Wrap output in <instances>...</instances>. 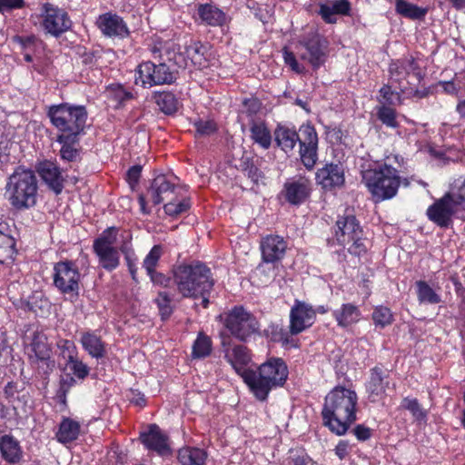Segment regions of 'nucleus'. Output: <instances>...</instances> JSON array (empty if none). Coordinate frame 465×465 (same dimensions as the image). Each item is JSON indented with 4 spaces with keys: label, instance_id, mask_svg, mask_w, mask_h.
<instances>
[{
    "label": "nucleus",
    "instance_id": "1",
    "mask_svg": "<svg viewBox=\"0 0 465 465\" xmlns=\"http://www.w3.org/2000/svg\"><path fill=\"white\" fill-rule=\"evenodd\" d=\"M402 162L403 158L401 155L391 154L381 162L361 165L362 183L375 202L389 200L397 194L401 185L398 167Z\"/></svg>",
    "mask_w": 465,
    "mask_h": 465
},
{
    "label": "nucleus",
    "instance_id": "2",
    "mask_svg": "<svg viewBox=\"0 0 465 465\" xmlns=\"http://www.w3.org/2000/svg\"><path fill=\"white\" fill-rule=\"evenodd\" d=\"M357 393L351 389L335 387L325 397L322 411L324 426L336 435H343L357 420Z\"/></svg>",
    "mask_w": 465,
    "mask_h": 465
},
{
    "label": "nucleus",
    "instance_id": "3",
    "mask_svg": "<svg viewBox=\"0 0 465 465\" xmlns=\"http://www.w3.org/2000/svg\"><path fill=\"white\" fill-rule=\"evenodd\" d=\"M173 282L178 292L183 297L202 298L203 307H208V296L214 282L211 271L206 265L201 262L179 265L173 272Z\"/></svg>",
    "mask_w": 465,
    "mask_h": 465
},
{
    "label": "nucleus",
    "instance_id": "4",
    "mask_svg": "<svg viewBox=\"0 0 465 465\" xmlns=\"http://www.w3.org/2000/svg\"><path fill=\"white\" fill-rule=\"evenodd\" d=\"M289 371L281 358H271L261 364L253 372H246L244 382L259 401H265L269 392L282 387L287 381Z\"/></svg>",
    "mask_w": 465,
    "mask_h": 465
},
{
    "label": "nucleus",
    "instance_id": "5",
    "mask_svg": "<svg viewBox=\"0 0 465 465\" xmlns=\"http://www.w3.org/2000/svg\"><path fill=\"white\" fill-rule=\"evenodd\" d=\"M47 116L51 124L57 129V142L78 140L84 133L87 112L84 106L69 103H62L49 106Z\"/></svg>",
    "mask_w": 465,
    "mask_h": 465
},
{
    "label": "nucleus",
    "instance_id": "6",
    "mask_svg": "<svg viewBox=\"0 0 465 465\" xmlns=\"http://www.w3.org/2000/svg\"><path fill=\"white\" fill-rule=\"evenodd\" d=\"M37 180L33 171L18 167L8 177L5 184V198L18 210L27 209L35 204Z\"/></svg>",
    "mask_w": 465,
    "mask_h": 465
},
{
    "label": "nucleus",
    "instance_id": "7",
    "mask_svg": "<svg viewBox=\"0 0 465 465\" xmlns=\"http://www.w3.org/2000/svg\"><path fill=\"white\" fill-rule=\"evenodd\" d=\"M346 247L351 254L361 256L367 247L362 239V229L353 215L340 216L336 221L332 243Z\"/></svg>",
    "mask_w": 465,
    "mask_h": 465
},
{
    "label": "nucleus",
    "instance_id": "8",
    "mask_svg": "<svg viewBox=\"0 0 465 465\" xmlns=\"http://www.w3.org/2000/svg\"><path fill=\"white\" fill-rule=\"evenodd\" d=\"M118 229L109 227L104 230L93 243V250L103 269L111 272L120 264V247L116 246Z\"/></svg>",
    "mask_w": 465,
    "mask_h": 465
},
{
    "label": "nucleus",
    "instance_id": "9",
    "mask_svg": "<svg viewBox=\"0 0 465 465\" xmlns=\"http://www.w3.org/2000/svg\"><path fill=\"white\" fill-rule=\"evenodd\" d=\"M176 71L165 63L155 64L150 61L140 64L135 71V84L144 88L170 84L176 80Z\"/></svg>",
    "mask_w": 465,
    "mask_h": 465
},
{
    "label": "nucleus",
    "instance_id": "10",
    "mask_svg": "<svg viewBox=\"0 0 465 465\" xmlns=\"http://www.w3.org/2000/svg\"><path fill=\"white\" fill-rule=\"evenodd\" d=\"M176 177L173 175L160 174L156 176L150 188L147 191L146 196L140 194L138 202L140 210L143 214H149L151 209L147 207V200L151 201L154 205L160 204L163 201L171 200L173 196L178 194L179 188L176 183Z\"/></svg>",
    "mask_w": 465,
    "mask_h": 465
},
{
    "label": "nucleus",
    "instance_id": "11",
    "mask_svg": "<svg viewBox=\"0 0 465 465\" xmlns=\"http://www.w3.org/2000/svg\"><path fill=\"white\" fill-rule=\"evenodd\" d=\"M224 326L233 337L242 341L260 329L257 319L242 306L233 307L226 314Z\"/></svg>",
    "mask_w": 465,
    "mask_h": 465
},
{
    "label": "nucleus",
    "instance_id": "12",
    "mask_svg": "<svg viewBox=\"0 0 465 465\" xmlns=\"http://www.w3.org/2000/svg\"><path fill=\"white\" fill-rule=\"evenodd\" d=\"M298 47L303 51L300 53L301 59L307 61L314 70L322 66L328 56L327 41L318 33L310 32L303 35L298 43Z\"/></svg>",
    "mask_w": 465,
    "mask_h": 465
},
{
    "label": "nucleus",
    "instance_id": "13",
    "mask_svg": "<svg viewBox=\"0 0 465 465\" xmlns=\"http://www.w3.org/2000/svg\"><path fill=\"white\" fill-rule=\"evenodd\" d=\"M80 272L72 261L58 262L54 265V285L63 294L77 296L79 292Z\"/></svg>",
    "mask_w": 465,
    "mask_h": 465
},
{
    "label": "nucleus",
    "instance_id": "14",
    "mask_svg": "<svg viewBox=\"0 0 465 465\" xmlns=\"http://www.w3.org/2000/svg\"><path fill=\"white\" fill-rule=\"evenodd\" d=\"M426 213L430 221L441 228L449 227L452 223L453 217L465 219V214H462V211L448 193L435 201L427 209Z\"/></svg>",
    "mask_w": 465,
    "mask_h": 465
},
{
    "label": "nucleus",
    "instance_id": "15",
    "mask_svg": "<svg viewBox=\"0 0 465 465\" xmlns=\"http://www.w3.org/2000/svg\"><path fill=\"white\" fill-rule=\"evenodd\" d=\"M41 25L46 34L57 37L70 29L72 21L64 9L45 3L41 10Z\"/></svg>",
    "mask_w": 465,
    "mask_h": 465
},
{
    "label": "nucleus",
    "instance_id": "16",
    "mask_svg": "<svg viewBox=\"0 0 465 465\" xmlns=\"http://www.w3.org/2000/svg\"><path fill=\"white\" fill-rule=\"evenodd\" d=\"M312 191V181L299 174L285 180L280 196L292 205H301L307 201Z\"/></svg>",
    "mask_w": 465,
    "mask_h": 465
},
{
    "label": "nucleus",
    "instance_id": "17",
    "mask_svg": "<svg viewBox=\"0 0 465 465\" xmlns=\"http://www.w3.org/2000/svg\"><path fill=\"white\" fill-rule=\"evenodd\" d=\"M299 132L301 161L307 170H312L318 161V134L310 124L301 125Z\"/></svg>",
    "mask_w": 465,
    "mask_h": 465
},
{
    "label": "nucleus",
    "instance_id": "18",
    "mask_svg": "<svg viewBox=\"0 0 465 465\" xmlns=\"http://www.w3.org/2000/svg\"><path fill=\"white\" fill-rule=\"evenodd\" d=\"M315 322L314 308L301 301H295L290 311V325L291 334H299Z\"/></svg>",
    "mask_w": 465,
    "mask_h": 465
},
{
    "label": "nucleus",
    "instance_id": "19",
    "mask_svg": "<svg viewBox=\"0 0 465 465\" xmlns=\"http://www.w3.org/2000/svg\"><path fill=\"white\" fill-rule=\"evenodd\" d=\"M95 24L101 33L110 38L124 39L130 35L127 24L116 13L107 12L100 15Z\"/></svg>",
    "mask_w": 465,
    "mask_h": 465
},
{
    "label": "nucleus",
    "instance_id": "20",
    "mask_svg": "<svg viewBox=\"0 0 465 465\" xmlns=\"http://www.w3.org/2000/svg\"><path fill=\"white\" fill-rule=\"evenodd\" d=\"M25 351L33 362L45 361L50 359L51 347L47 336L43 331L35 330L25 338Z\"/></svg>",
    "mask_w": 465,
    "mask_h": 465
},
{
    "label": "nucleus",
    "instance_id": "21",
    "mask_svg": "<svg viewBox=\"0 0 465 465\" xmlns=\"http://www.w3.org/2000/svg\"><path fill=\"white\" fill-rule=\"evenodd\" d=\"M315 181L325 190L341 187L345 183V170L341 163H330L319 168Z\"/></svg>",
    "mask_w": 465,
    "mask_h": 465
},
{
    "label": "nucleus",
    "instance_id": "22",
    "mask_svg": "<svg viewBox=\"0 0 465 465\" xmlns=\"http://www.w3.org/2000/svg\"><path fill=\"white\" fill-rule=\"evenodd\" d=\"M260 248L262 261L266 263H274L283 259L288 244L283 237L269 234L262 237Z\"/></svg>",
    "mask_w": 465,
    "mask_h": 465
},
{
    "label": "nucleus",
    "instance_id": "23",
    "mask_svg": "<svg viewBox=\"0 0 465 465\" xmlns=\"http://www.w3.org/2000/svg\"><path fill=\"white\" fill-rule=\"evenodd\" d=\"M222 345L225 359L244 381L246 372H253V370L247 368L251 361L249 350L243 345H235L232 348L227 347L225 339H223Z\"/></svg>",
    "mask_w": 465,
    "mask_h": 465
},
{
    "label": "nucleus",
    "instance_id": "24",
    "mask_svg": "<svg viewBox=\"0 0 465 465\" xmlns=\"http://www.w3.org/2000/svg\"><path fill=\"white\" fill-rule=\"evenodd\" d=\"M419 66L412 56L391 61L389 65L390 83L398 86H405L403 82L411 74L420 77Z\"/></svg>",
    "mask_w": 465,
    "mask_h": 465
},
{
    "label": "nucleus",
    "instance_id": "25",
    "mask_svg": "<svg viewBox=\"0 0 465 465\" xmlns=\"http://www.w3.org/2000/svg\"><path fill=\"white\" fill-rule=\"evenodd\" d=\"M140 439L146 449L164 456L171 453L168 437L156 424L149 425L147 430L141 432Z\"/></svg>",
    "mask_w": 465,
    "mask_h": 465
},
{
    "label": "nucleus",
    "instance_id": "26",
    "mask_svg": "<svg viewBox=\"0 0 465 465\" xmlns=\"http://www.w3.org/2000/svg\"><path fill=\"white\" fill-rule=\"evenodd\" d=\"M397 88L399 89V91L393 90L392 84L391 83L383 84L380 88L379 94L377 96V101L380 104L379 105H387L389 107H393L402 104L404 101V96L422 97L424 95V94H421L419 90H411L409 92L406 86L397 85Z\"/></svg>",
    "mask_w": 465,
    "mask_h": 465
},
{
    "label": "nucleus",
    "instance_id": "27",
    "mask_svg": "<svg viewBox=\"0 0 465 465\" xmlns=\"http://www.w3.org/2000/svg\"><path fill=\"white\" fill-rule=\"evenodd\" d=\"M388 373L380 367H374L370 371V378L366 383L368 400L371 402H378L384 399L386 389L389 385Z\"/></svg>",
    "mask_w": 465,
    "mask_h": 465
},
{
    "label": "nucleus",
    "instance_id": "28",
    "mask_svg": "<svg viewBox=\"0 0 465 465\" xmlns=\"http://www.w3.org/2000/svg\"><path fill=\"white\" fill-rule=\"evenodd\" d=\"M37 172L42 180L56 194L60 193L64 188V177L57 164L51 161H44L39 163Z\"/></svg>",
    "mask_w": 465,
    "mask_h": 465
},
{
    "label": "nucleus",
    "instance_id": "29",
    "mask_svg": "<svg viewBox=\"0 0 465 465\" xmlns=\"http://www.w3.org/2000/svg\"><path fill=\"white\" fill-rule=\"evenodd\" d=\"M83 349L92 358L102 359L106 355V343L96 331H84L80 334L79 340Z\"/></svg>",
    "mask_w": 465,
    "mask_h": 465
},
{
    "label": "nucleus",
    "instance_id": "30",
    "mask_svg": "<svg viewBox=\"0 0 465 465\" xmlns=\"http://www.w3.org/2000/svg\"><path fill=\"white\" fill-rule=\"evenodd\" d=\"M337 325L341 328H348L358 323L361 319L360 308L351 302L343 303L332 312Z\"/></svg>",
    "mask_w": 465,
    "mask_h": 465
},
{
    "label": "nucleus",
    "instance_id": "31",
    "mask_svg": "<svg viewBox=\"0 0 465 465\" xmlns=\"http://www.w3.org/2000/svg\"><path fill=\"white\" fill-rule=\"evenodd\" d=\"M0 453L8 463H18L23 455L19 441L9 434L0 436Z\"/></svg>",
    "mask_w": 465,
    "mask_h": 465
},
{
    "label": "nucleus",
    "instance_id": "32",
    "mask_svg": "<svg viewBox=\"0 0 465 465\" xmlns=\"http://www.w3.org/2000/svg\"><path fill=\"white\" fill-rule=\"evenodd\" d=\"M198 15L202 22L210 26H222L226 23V14L211 4L200 5Z\"/></svg>",
    "mask_w": 465,
    "mask_h": 465
},
{
    "label": "nucleus",
    "instance_id": "33",
    "mask_svg": "<svg viewBox=\"0 0 465 465\" xmlns=\"http://www.w3.org/2000/svg\"><path fill=\"white\" fill-rule=\"evenodd\" d=\"M250 138L252 143L263 150H268L272 145V134L263 121H252L250 124Z\"/></svg>",
    "mask_w": 465,
    "mask_h": 465
},
{
    "label": "nucleus",
    "instance_id": "34",
    "mask_svg": "<svg viewBox=\"0 0 465 465\" xmlns=\"http://www.w3.org/2000/svg\"><path fill=\"white\" fill-rule=\"evenodd\" d=\"M274 139L283 152L289 153L294 149L300 136L294 129L279 125L274 131Z\"/></svg>",
    "mask_w": 465,
    "mask_h": 465
},
{
    "label": "nucleus",
    "instance_id": "35",
    "mask_svg": "<svg viewBox=\"0 0 465 465\" xmlns=\"http://www.w3.org/2000/svg\"><path fill=\"white\" fill-rule=\"evenodd\" d=\"M162 254V246L154 245L143 262V267L154 283H163L162 279H163V276L161 273H157L155 271Z\"/></svg>",
    "mask_w": 465,
    "mask_h": 465
},
{
    "label": "nucleus",
    "instance_id": "36",
    "mask_svg": "<svg viewBox=\"0 0 465 465\" xmlns=\"http://www.w3.org/2000/svg\"><path fill=\"white\" fill-rule=\"evenodd\" d=\"M80 434V424L70 418H64L55 434L57 440L63 444L75 440Z\"/></svg>",
    "mask_w": 465,
    "mask_h": 465
},
{
    "label": "nucleus",
    "instance_id": "37",
    "mask_svg": "<svg viewBox=\"0 0 465 465\" xmlns=\"http://www.w3.org/2000/svg\"><path fill=\"white\" fill-rule=\"evenodd\" d=\"M395 11L405 18L421 20L427 15L428 8L419 6L406 0H395Z\"/></svg>",
    "mask_w": 465,
    "mask_h": 465
},
{
    "label": "nucleus",
    "instance_id": "38",
    "mask_svg": "<svg viewBox=\"0 0 465 465\" xmlns=\"http://www.w3.org/2000/svg\"><path fill=\"white\" fill-rule=\"evenodd\" d=\"M206 458V451L200 448L185 447L178 451L181 465H204Z\"/></svg>",
    "mask_w": 465,
    "mask_h": 465
},
{
    "label": "nucleus",
    "instance_id": "39",
    "mask_svg": "<svg viewBox=\"0 0 465 465\" xmlns=\"http://www.w3.org/2000/svg\"><path fill=\"white\" fill-rule=\"evenodd\" d=\"M7 226L0 223V263L12 260L15 254V239L8 233Z\"/></svg>",
    "mask_w": 465,
    "mask_h": 465
},
{
    "label": "nucleus",
    "instance_id": "40",
    "mask_svg": "<svg viewBox=\"0 0 465 465\" xmlns=\"http://www.w3.org/2000/svg\"><path fill=\"white\" fill-rule=\"evenodd\" d=\"M417 299L420 303L437 304L441 302L440 295L425 281L415 282Z\"/></svg>",
    "mask_w": 465,
    "mask_h": 465
},
{
    "label": "nucleus",
    "instance_id": "41",
    "mask_svg": "<svg viewBox=\"0 0 465 465\" xmlns=\"http://www.w3.org/2000/svg\"><path fill=\"white\" fill-rule=\"evenodd\" d=\"M207 46L199 41H191L185 47L186 56L195 66L202 67L206 63Z\"/></svg>",
    "mask_w": 465,
    "mask_h": 465
},
{
    "label": "nucleus",
    "instance_id": "42",
    "mask_svg": "<svg viewBox=\"0 0 465 465\" xmlns=\"http://www.w3.org/2000/svg\"><path fill=\"white\" fill-rule=\"evenodd\" d=\"M153 99L162 112L172 114L178 110V100L170 92H158L153 94Z\"/></svg>",
    "mask_w": 465,
    "mask_h": 465
},
{
    "label": "nucleus",
    "instance_id": "43",
    "mask_svg": "<svg viewBox=\"0 0 465 465\" xmlns=\"http://www.w3.org/2000/svg\"><path fill=\"white\" fill-rule=\"evenodd\" d=\"M447 193L465 214V177L456 179Z\"/></svg>",
    "mask_w": 465,
    "mask_h": 465
},
{
    "label": "nucleus",
    "instance_id": "44",
    "mask_svg": "<svg viewBox=\"0 0 465 465\" xmlns=\"http://www.w3.org/2000/svg\"><path fill=\"white\" fill-rule=\"evenodd\" d=\"M212 351V341L211 339L203 334L199 333L193 345L192 356L194 359L205 358L210 355Z\"/></svg>",
    "mask_w": 465,
    "mask_h": 465
},
{
    "label": "nucleus",
    "instance_id": "45",
    "mask_svg": "<svg viewBox=\"0 0 465 465\" xmlns=\"http://www.w3.org/2000/svg\"><path fill=\"white\" fill-rule=\"evenodd\" d=\"M376 114L378 119L387 127L394 129L399 126L397 112L393 107L378 105L376 106Z\"/></svg>",
    "mask_w": 465,
    "mask_h": 465
},
{
    "label": "nucleus",
    "instance_id": "46",
    "mask_svg": "<svg viewBox=\"0 0 465 465\" xmlns=\"http://www.w3.org/2000/svg\"><path fill=\"white\" fill-rule=\"evenodd\" d=\"M401 407L409 411L415 420L426 421L427 411L421 408L417 399L405 397L401 403Z\"/></svg>",
    "mask_w": 465,
    "mask_h": 465
},
{
    "label": "nucleus",
    "instance_id": "47",
    "mask_svg": "<svg viewBox=\"0 0 465 465\" xmlns=\"http://www.w3.org/2000/svg\"><path fill=\"white\" fill-rule=\"evenodd\" d=\"M372 320L377 327L384 328L391 324L393 315L391 310L384 306H377L372 312Z\"/></svg>",
    "mask_w": 465,
    "mask_h": 465
},
{
    "label": "nucleus",
    "instance_id": "48",
    "mask_svg": "<svg viewBox=\"0 0 465 465\" xmlns=\"http://www.w3.org/2000/svg\"><path fill=\"white\" fill-rule=\"evenodd\" d=\"M60 356L66 362L78 355L77 348L73 341L66 339H60L57 343Z\"/></svg>",
    "mask_w": 465,
    "mask_h": 465
},
{
    "label": "nucleus",
    "instance_id": "49",
    "mask_svg": "<svg viewBox=\"0 0 465 465\" xmlns=\"http://www.w3.org/2000/svg\"><path fill=\"white\" fill-rule=\"evenodd\" d=\"M173 196L169 202L164 204V212L170 216H174L185 213L191 207L189 199L183 198L179 202L173 201Z\"/></svg>",
    "mask_w": 465,
    "mask_h": 465
},
{
    "label": "nucleus",
    "instance_id": "50",
    "mask_svg": "<svg viewBox=\"0 0 465 465\" xmlns=\"http://www.w3.org/2000/svg\"><path fill=\"white\" fill-rule=\"evenodd\" d=\"M155 302L159 309L160 315L163 320L170 317L173 312L172 299L166 292H161L155 299Z\"/></svg>",
    "mask_w": 465,
    "mask_h": 465
},
{
    "label": "nucleus",
    "instance_id": "51",
    "mask_svg": "<svg viewBox=\"0 0 465 465\" xmlns=\"http://www.w3.org/2000/svg\"><path fill=\"white\" fill-rule=\"evenodd\" d=\"M65 366L80 380H84L89 374L88 366L79 359L78 355L67 361Z\"/></svg>",
    "mask_w": 465,
    "mask_h": 465
},
{
    "label": "nucleus",
    "instance_id": "52",
    "mask_svg": "<svg viewBox=\"0 0 465 465\" xmlns=\"http://www.w3.org/2000/svg\"><path fill=\"white\" fill-rule=\"evenodd\" d=\"M77 140H67L65 142H59L62 144L60 150L61 158L64 161L74 162L79 156V150L74 146Z\"/></svg>",
    "mask_w": 465,
    "mask_h": 465
},
{
    "label": "nucleus",
    "instance_id": "53",
    "mask_svg": "<svg viewBox=\"0 0 465 465\" xmlns=\"http://www.w3.org/2000/svg\"><path fill=\"white\" fill-rule=\"evenodd\" d=\"M193 126L200 136L211 135L217 130L215 122L211 119H199L193 123Z\"/></svg>",
    "mask_w": 465,
    "mask_h": 465
},
{
    "label": "nucleus",
    "instance_id": "54",
    "mask_svg": "<svg viewBox=\"0 0 465 465\" xmlns=\"http://www.w3.org/2000/svg\"><path fill=\"white\" fill-rule=\"evenodd\" d=\"M282 55L284 63L290 67V69L299 74L305 73V66L300 64L293 52L289 51L287 48L282 50Z\"/></svg>",
    "mask_w": 465,
    "mask_h": 465
},
{
    "label": "nucleus",
    "instance_id": "55",
    "mask_svg": "<svg viewBox=\"0 0 465 465\" xmlns=\"http://www.w3.org/2000/svg\"><path fill=\"white\" fill-rule=\"evenodd\" d=\"M120 250H121L122 253H124V256H125V259H126L127 263H128L129 271H130V273L132 274L133 279L135 280V278H136V275H135L136 268L132 263V256H134V251H133V248H132L131 236L130 235H127L126 240H124L122 242V244L120 245Z\"/></svg>",
    "mask_w": 465,
    "mask_h": 465
},
{
    "label": "nucleus",
    "instance_id": "56",
    "mask_svg": "<svg viewBox=\"0 0 465 465\" xmlns=\"http://www.w3.org/2000/svg\"><path fill=\"white\" fill-rule=\"evenodd\" d=\"M319 14L328 24H334L337 21L334 10L331 9V4H322L320 5Z\"/></svg>",
    "mask_w": 465,
    "mask_h": 465
},
{
    "label": "nucleus",
    "instance_id": "57",
    "mask_svg": "<svg viewBox=\"0 0 465 465\" xmlns=\"http://www.w3.org/2000/svg\"><path fill=\"white\" fill-rule=\"evenodd\" d=\"M331 4V9L334 10L335 15H349L351 4L348 0H334Z\"/></svg>",
    "mask_w": 465,
    "mask_h": 465
},
{
    "label": "nucleus",
    "instance_id": "58",
    "mask_svg": "<svg viewBox=\"0 0 465 465\" xmlns=\"http://www.w3.org/2000/svg\"><path fill=\"white\" fill-rule=\"evenodd\" d=\"M23 5L24 0H0V13L21 8Z\"/></svg>",
    "mask_w": 465,
    "mask_h": 465
},
{
    "label": "nucleus",
    "instance_id": "59",
    "mask_svg": "<svg viewBox=\"0 0 465 465\" xmlns=\"http://www.w3.org/2000/svg\"><path fill=\"white\" fill-rule=\"evenodd\" d=\"M9 141L6 138L0 137V163H7L9 161Z\"/></svg>",
    "mask_w": 465,
    "mask_h": 465
},
{
    "label": "nucleus",
    "instance_id": "60",
    "mask_svg": "<svg viewBox=\"0 0 465 465\" xmlns=\"http://www.w3.org/2000/svg\"><path fill=\"white\" fill-rule=\"evenodd\" d=\"M354 435L359 440H367L371 436V430L370 428L364 425H357L353 430Z\"/></svg>",
    "mask_w": 465,
    "mask_h": 465
},
{
    "label": "nucleus",
    "instance_id": "61",
    "mask_svg": "<svg viewBox=\"0 0 465 465\" xmlns=\"http://www.w3.org/2000/svg\"><path fill=\"white\" fill-rule=\"evenodd\" d=\"M350 450V445L346 440H341L335 447V454L339 457L340 460H343L348 454Z\"/></svg>",
    "mask_w": 465,
    "mask_h": 465
},
{
    "label": "nucleus",
    "instance_id": "62",
    "mask_svg": "<svg viewBox=\"0 0 465 465\" xmlns=\"http://www.w3.org/2000/svg\"><path fill=\"white\" fill-rule=\"evenodd\" d=\"M141 174V167L140 166H133L127 172V180L130 185L133 187L135 183H137L139 177Z\"/></svg>",
    "mask_w": 465,
    "mask_h": 465
},
{
    "label": "nucleus",
    "instance_id": "63",
    "mask_svg": "<svg viewBox=\"0 0 465 465\" xmlns=\"http://www.w3.org/2000/svg\"><path fill=\"white\" fill-rule=\"evenodd\" d=\"M287 331L279 326H272L271 340L282 343L283 340V334H286Z\"/></svg>",
    "mask_w": 465,
    "mask_h": 465
},
{
    "label": "nucleus",
    "instance_id": "64",
    "mask_svg": "<svg viewBox=\"0 0 465 465\" xmlns=\"http://www.w3.org/2000/svg\"><path fill=\"white\" fill-rule=\"evenodd\" d=\"M293 335L291 334V330H289L286 334H283L284 337L281 344L287 348H297L298 341L293 338Z\"/></svg>",
    "mask_w": 465,
    "mask_h": 465
}]
</instances>
